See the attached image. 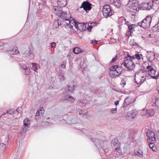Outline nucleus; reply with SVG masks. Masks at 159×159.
<instances>
[{"label": "nucleus", "instance_id": "obj_23", "mask_svg": "<svg viewBox=\"0 0 159 159\" xmlns=\"http://www.w3.org/2000/svg\"><path fill=\"white\" fill-rule=\"evenodd\" d=\"M152 106H156L159 108V98L156 97L152 102Z\"/></svg>", "mask_w": 159, "mask_h": 159}, {"label": "nucleus", "instance_id": "obj_22", "mask_svg": "<svg viewBox=\"0 0 159 159\" xmlns=\"http://www.w3.org/2000/svg\"><path fill=\"white\" fill-rule=\"evenodd\" d=\"M149 3H143L141 4L140 7L143 10H149L150 8L149 7Z\"/></svg>", "mask_w": 159, "mask_h": 159}, {"label": "nucleus", "instance_id": "obj_42", "mask_svg": "<svg viewBox=\"0 0 159 159\" xmlns=\"http://www.w3.org/2000/svg\"><path fill=\"white\" fill-rule=\"evenodd\" d=\"M6 148V145L4 143H1L0 144V149H2L3 151Z\"/></svg>", "mask_w": 159, "mask_h": 159}, {"label": "nucleus", "instance_id": "obj_41", "mask_svg": "<svg viewBox=\"0 0 159 159\" xmlns=\"http://www.w3.org/2000/svg\"><path fill=\"white\" fill-rule=\"evenodd\" d=\"M78 111L79 115H81L83 117H84L86 114V113H85L84 112H83V111L81 110H79Z\"/></svg>", "mask_w": 159, "mask_h": 159}, {"label": "nucleus", "instance_id": "obj_58", "mask_svg": "<svg viewBox=\"0 0 159 159\" xmlns=\"http://www.w3.org/2000/svg\"><path fill=\"white\" fill-rule=\"evenodd\" d=\"M10 111H8L7 112V113L10 114H11V113H10Z\"/></svg>", "mask_w": 159, "mask_h": 159}, {"label": "nucleus", "instance_id": "obj_1", "mask_svg": "<svg viewBox=\"0 0 159 159\" xmlns=\"http://www.w3.org/2000/svg\"><path fill=\"white\" fill-rule=\"evenodd\" d=\"M126 53L127 56L125 57L126 60L121 64V67L125 70L131 71L135 67V66L133 61L135 60V58L133 56H130L127 52Z\"/></svg>", "mask_w": 159, "mask_h": 159}, {"label": "nucleus", "instance_id": "obj_46", "mask_svg": "<svg viewBox=\"0 0 159 159\" xmlns=\"http://www.w3.org/2000/svg\"><path fill=\"white\" fill-rule=\"evenodd\" d=\"M133 33V32H131V31L129 30V31H127V32H126V35L128 36H129L131 35V33Z\"/></svg>", "mask_w": 159, "mask_h": 159}, {"label": "nucleus", "instance_id": "obj_6", "mask_svg": "<svg viewBox=\"0 0 159 159\" xmlns=\"http://www.w3.org/2000/svg\"><path fill=\"white\" fill-rule=\"evenodd\" d=\"M66 18L63 19L61 21V25H62L65 28H70L72 30H75L74 28H73V26L71 25V23H74V22L73 21H71L70 16H69L68 17Z\"/></svg>", "mask_w": 159, "mask_h": 159}, {"label": "nucleus", "instance_id": "obj_20", "mask_svg": "<svg viewBox=\"0 0 159 159\" xmlns=\"http://www.w3.org/2000/svg\"><path fill=\"white\" fill-rule=\"evenodd\" d=\"M85 26L84 24L82 23H79L77 22V25H76L75 28L77 30H85Z\"/></svg>", "mask_w": 159, "mask_h": 159}, {"label": "nucleus", "instance_id": "obj_39", "mask_svg": "<svg viewBox=\"0 0 159 159\" xmlns=\"http://www.w3.org/2000/svg\"><path fill=\"white\" fill-rule=\"evenodd\" d=\"M156 28L155 30L154 29V30H155V31H159V20L158 23L153 26V28Z\"/></svg>", "mask_w": 159, "mask_h": 159}, {"label": "nucleus", "instance_id": "obj_11", "mask_svg": "<svg viewBox=\"0 0 159 159\" xmlns=\"http://www.w3.org/2000/svg\"><path fill=\"white\" fill-rule=\"evenodd\" d=\"M80 7L83 8L85 11H89L92 8L91 4L88 2H84L81 4Z\"/></svg>", "mask_w": 159, "mask_h": 159}, {"label": "nucleus", "instance_id": "obj_3", "mask_svg": "<svg viewBox=\"0 0 159 159\" xmlns=\"http://www.w3.org/2000/svg\"><path fill=\"white\" fill-rule=\"evenodd\" d=\"M147 71L143 69H140L135 74L134 80L138 84H142L146 79Z\"/></svg>", "mask_w": 159, "mask_h": 159}, {"label": "nucleus", "instance_id": "obj_57", "mask_svg": "<svg viewBox=\"0 0 159 159\" xmlns=\"http://www.w3.org/2000/svg\"><path fill=\"white\" fill-rule=\"evenodd\" d=\"M156 28H153V30L154 31H155V30H154H154H155L156 29Z\"/></svg>", "mask_w": 159, "mask_h": 159}, {"label": "nucleus", "instance_id": "obj_34", "mask_svg": "<svg viewBox=\"0 0 159 159\" xmlns=\"http://www.w3.org/2000/svg\"><path fill=\"white\" fill-rule=\"evenodd\" d=\"M119 66H114L111 67L110 68V70H119Z\"/></svg>", "mask_w": 159, "mask_h": 159}, {"label": "nucleus", "instance_id": "obj_43", "mask_svg": "<svg viewBox=\"0 0 159 159\" xmlns=\"http://www.w3.org/2000/svg\"><path fill=\"white\" fill-rule=\"evenodd\" d=\"M111 112L112 114H115L117 112V108L116 107L115 108H112L111 109L110 111Z\"/></svg>", "mask_w": 159, "mask_h": 159}, {"label": "nucleus", "instance_id": "obj_51", "mask_svg": "<svg viewBox=\"0 0 159 159\" xmlns=\"http://www.w3.org/2000/svg\"><path fill=\"white\" fill-rule=\"evenodd\" d=\"M125 24L128 25V26L129 25H130L129 24V22L128 21H126V19H125Z\"/></svg>", "mask_w": 159, "mask_h": 159}, {"label": "nucleus", "instance_id": "obj_18", "mask_svg": "<svg viewBox=\"0 0 159 159\" xmlns=\"http://www.w3.org/2000/svg\"><path fill=\"white\" fill-rule=\"evenodd\" d=\"M111 146L113 148V149L116 147H120V143L116 139H114L111 142Z\"/></svg>", "mask_w": 159, "mask_h": 159}, {"label": "nucleus", "instance_id": "obj_26", "mask_svg": "<svg viewBox=\"0 0 159 159\" xmlns=\"http://www.w3.org/2000/svg\"><path fill=\"white\" fill-rule=\"evenodd\" d=\"M73 52L75 54H78L82 52L83 51H82L80 48L78 47H75L73 49Z\"/></svg>", "mask_w": 159, "mask_h": 159}, {"label": "nucleus", "instance_id": "obj_33", "mask_svg": "<svg viewBox=\"0 0 159 159\" xmlns=\"http://www.w3.org/2000/svg\"><path fill=\"white\" fill-rule=\"evenodd\" d=\"M76 85H68V90L70 92H72L74 90V88H75Z\"/></svg>", "mask_w": 159, "mask_h": 159}, {"label": "nucleus", "instance_id": "obj_31", "mask_svg": "<svg viewBox=\"0 0 159 159\" xmlns=\"http://www.w3.org/2000/svg\"><path fill=\"white\" fill-rule=\"evenodd\" d=\"M32 66L31 67V69L33 70L34 71L36 72L37 73L38 72L37 70H38V66L37 64L34 63H32Z\"/></svg>", "mask_w": 159, "mask_h": 159}, {"label": "nucleus", "instance_id": "obj_9", "mask_svg": "<svg viewBox=\"0 0 159 159\" xmlns=\"http://www.w3.org/2000/svg\"><path fill=\"white\" fill-rule=\"evenodd\" d=\"M147 68L148 70L147 71V75H149L153 79H157L158 76H155L156 70L151 66H148Z\"/></svg>", "mask_w": 159, "mask_h": 159}, {"label": "nucleus", "instance_id": "obj_28", "mask_svg": "<svg viewBox=\"0 0 159 159\" xmlns=\"http://www.w3.org/2000/svg\"><path fill=\"white\" fill-rule=\"evenodd\" d=\"M138 26V25L135 24H131L128 26V29L129 30L131 31V32H133L135 31L134 29Z\"/></svg>", "mask_w": 159, "mask_h": 159}, {"label": "nucleus", "instance_id": "obj_47", "mask_svg": "<svg viewBox=\"0 0 159 159\" xmlns=\"http://www.w3.org/2000/svg\"><path fill=\"white\" fill-rule=\"evenodd\" d=\"M92 28V25H88L87 27V30L89 32H90Z\"/></svg>", "mask_w": 159, "mask_h": 159}, {"label": "nucleus", "instance_id": "obj_2", "mask_svg": "<svg viewBox=\"0 0 159 159\" xmlns=\"http://www.w3.org/2000/svg\"><path fill=\"white\" fill-rule=\"evenodd\" d=\"M90 138L94 142L101 154L106 153L108 152V149L106 142H103L101 139L96 137L94 138L93 140V138Z\"/></svg>", "mask_w": 159, "mask_h": 159}, {"label": "nucleus", "instance_id": "obj_19", "mask_svg": "<svg viewBox=\"0 0 159 159\" xmlns=\"http://www.w3.org/2000/svg\"><path fill=\"white\" fill-rule=\"evenodd\" d=\"M155 54L152 52H148V55L147 56V58L149 61H151L154 60L155 58Z\"/></svg>", "mask_w": 159, "mask_h": 159}, {"label": "nucleus", "instance_id": "obj_17", "mask_svg": "<svg viewBox=\"0 0 159 159\" xmlns=\"http://www.w3.org/2000/svg\"><path fill=\"white\" fill-rule=\"evenodd\" d=\"M114 150V156L115 157H118L122 155V152L120 147L115 148L113 149Z\"/></svg>", "mask_w": 159, "mask_h": 159}, {"label": "nucleus", "instance_id": "obj_53", "mask_svg": "<svg viewBox=\"0 0 159 159\" xmlns=\"http://www.w3.org/2000/svg\"><path fill=\"white\" fill-rule=\"evenodd\" d=\"M98 41L96 40H93L92 42L93 43H96Z\"/></svg>", "mask_w": 159, "mask_h": 159}, {"label": "nucleus", "instance_id": "obj_55", "mask_svg": "<svg viewBox=\"0 0 159 159\" xmlns=\"http://www.w3.org/2000/svg\"><path fill=\"white\" fill-rule=\"evenodd\" d=\"M157 90L158 92L159 93V87H158L157 88Z\"/></svg>", "mask_w": 159, "mask_h": 159}, {"label": "nucleus", "instance_id": "obj_24", "mask_svg": "<svg viewBox=\"0 0 159 159\" xmlns=\"http://www.w3.org/2000/svg\"><path fill=\"white\" fill-rule=\"evenodd\" d=\"M134 154L136 156H137L141 158L143 157V151L140 150H135L134 151Z\"/></svg>", "mask_w": 159, "mask_h": 159}, {"label": "nucleus", "instance_id": "obj_37", "mask_svg": "<svg viewBox=\"0 0 159 159\" xmlns=\"http://www.w3.org/2000/svg\"><path fill=\"white\" fill-rule=\"evenodd\" d=\"M59 79L60 80V81H62L65 80V78L64 76V75L62 74L61 73H60L59 75Z\"/></svg>", "mask_w": 159, "mask_h": 159}, {"label": "nucleus", "instance_id": "obj_59", "mask_svg": "<svg viewBox=\"0 0 159 159\" xmlns=\"http://www.w3.org/2000/svg\"><path fill=\"white\" fill-rule=\"evenodd\" d=\"M70 53H69L67 55V57H68V56H70Z\"/></svg>", "mask_w": 159, "mask_h": 159}, {"label": "nucleus", "instance_id": "obj_8", "mask_svg": "<svg viewBox=\"0 0 159 159\" xmlns=\"http://www.w3.org/2000/svg\"><path fill=\"white\" fill-rule=\"evenodd\" d=\"M137 114V112L136 111L132 110L127 112L126 117L127 120L132 121L136 117Z\"/></svg>", "mask_w": 159, "mask_h": 159}, {"label": "nucleus", "instance_id": "obj_32", "mask_svg": "<svg viewBox=\"0 0 159 159\" xmlns=\"http://www.w3.org/2000/svg\"><path fill=\"white\" fill-rule=\"evenodd\" d=\"M24 126H25L28 127L30 124V121L28 119H26L24 120Z\"/></svg>", "mask_w": 159, "mask_h": 159}, {"label": "nucleus", "instance_id": "obj_40", "mask_svg": "<svg viewBox=\"0 0 159 159\" xmlns=\"http://www.w3.org/2000/svg\"><path fill=\"white\" fill-rule=\"evenodd\" d=\"M121 74V71L120 70H115V74L116 77L119 76Z\"/></svg>", "mask_w": 159, "mask_h": 159}, {"label": "nucleus", "instance_id": "obj_4", "mask_svg": "<svg viewBox=\"0 0 159 159\" xmlns=\"http://www.w3.org/2000/svg\"><path fill=\"white\" fill-rule=\"evenodd\" d=\"M152 19V18L151 16H148L141 22H138L137 23V25L138 26L143 28L147 29L150 25Z\"/></svg>", "mask_w": 159, "mask_h": 159}, {"label": "nucleus", "instance_id": "obj_45", "mask_svg": "<svg viewBox=\"0 0 159 159\" xmlns=\"http://www.w3.org/2000/svg\"><path fill=\"white\" fill-rule=\"evenodd\" d=\"M71 21H74V23H71V25H72L73 26V28L74 27L75 28V26L76 25H77V22L76 21H75L74 20H71Z\"/></svg>", "mask_w": 159, "mask_h": 159}, {"label": "nucleus", "instance_id": "obj_52", "mask_svg": "<svg viewBox=\"0 0 159 159\" xmlns=\"http://www.w3.org/2000/svg\"><path fill=\"white\" fill-rule=\"evenodd\" d=\"M119 103V101L118 100L116 101L115 102V103L116 106Z\"/></svg>", "mask_w": 159, "mask_h": 159}, {"label": "nucleus", "instance_id": "obj_38", "mask_svg": "<svg viewBox=\"0 0 159 159\" xmlns=\"http://www.w3.org/2000/svg\"><path fill=\"white\" fill-rule=\"evenodd\" d=\"M126 78L123 79L121 82L120 84L121 85H123V87H124L126 85Z\"/></svg>", "mask_w": 159, "mask_h": 159}, {"label": "nucleus", "instance_id": "obj_27", "mask_svg": "<svg viewBox=\"0 0 159 159\" xmlns=\"http://www.w3.org/2000/svg\"><path fill=\"white\" fill-rule=\"evenodd\" d=\"M147 116L152 117L153 116L155 113V110L153 109H150L147 111Z\"/></svg>", "mask_w": 159, "mask_h": 159}, {"label": "nucleus", "instance_id": "obj_49", "mask_svg": "<svg viewBox=\"0 0 159 159\" xmlns=\"http://www.w3.org/2000/svg\"><path fill=\"white\" fill-rule=\"evenodd\" d=\"M66 66V65L64 64H62L60 66V68L63 69H65Z\"/></svg>", "mask_w": 159, "mask_h": 159}, {"label": "nucleus", "instance_id": "obj_50", "mask_svg": "<svg viewBox=\"0 0 159 159\" xmlns=\"http://www.w3.org/2000/svg\"><path fill=\"white\" fill-rule=\"evenodd\" d=\"M116 57H115L113 58L110 61V62L112 63V62H114L116 60Z\"/></svg>", "mask_w": 159, "mask_h": 159}, {"label": "nucleus", "instance_id": "obj_10", "mask_svg": "<svg viewBox=\"0 0 159 159\" xmlns=\"http://www.w3.org/2000/svg\"><path fill=\"white\" fill-rule=\"evenodd\" d=\"M147 134V136L149 139L147 140L148 142H150V141L155 142L156 140L155 134L153 132L148 131Z\"/></svg>", "mask_w": 159, "mask_h": 159}, {"label": "nucleus", "instance_id": "obj_13", "mask_svg": "<svg viewBox=\"0 0 159 159\" xmlns=\"http://www.w3.org/2000/svg\"><path fill=\"white\" fill-rule=\"evenodd\" d=\"M134 101V99L131 97H128L125 99L124 102V105L125 107H127Z\"/></svg>", "mask_w": 159, "mask_h": 159}, {"label": "nucleus", "instance_id": "obj_44", "mask_svg": "<svg viewBox=\"0 0 159 159\" xmlns=\"http://www.w3.org/2000/svg\"><path fill=\"white\" fill-rule=\"evenodd\" d=\"M28 127L25 126V127L23 128L22 129L21 131V133H24L26 132Z\"/></svg>", "mask_w": 159, "mask_h": 159}, {"label": "nucleus", "instance_id": "obj_7", "mask_svg": "<svg viewBox=\"0 0 159 159\" xmlns=\"http://www.w3.org/2000/svg\"><path fill=\"white\" fill-rule=\"evenodd\" d=\"M102 11L103 15L106 18L112 15L111 9L110 7L107 5L103 6Z\"/></svg>", "mask_w": 159, "mask_h": 159}, {"label": "nucleus", "instance_id": "obj_48", "mask_svg": "<svg viewBox=\"0 0 159 159\" xmlns=\"http://www.w3.org/2000/svg\"><path fill=\"white\" fill-rule=\"evenodd\" d=\"M56 43L54 42H53L51 43V46L52 47L54 48L55 47Z\"/></svg>", "mask_w": 159, "mask_h": 159}, {"label": "nucleus", "instance_id": "obj_15", "mask_svg": "<svg viewBox=\"0 0 159 159\" xmlns=\"http://www.w3.org/2000/svg\"><path fill=\"white\" fill-rule=\"evenodd\" d=\"M24 57L26 59H32L34 58V55L30 51H26L24 54Z\"/></svg>", "mask_w": 159, "mask_h": 159}, {"label": "nucleus", "instance_id": "obj_16", "mask_svg": "<svg viewBox=\"0 0 159 159\" xmlns=\"http://www.w3.org/2000/svg\"><path fill=\"white\" fill-rule=\"evenodd\" d=\"M67 0H57V6L59 9H61L62 7H64L66 4Z\"/></svg>", "mask_w": 159, "mask_h": 159}, {"label": "nucleus", "instance_id": "obj_14", "mask_svg": "<svg viewBox=\"0 0 159 159\" xmlns=\"http://www.w3.org/2000/svg\"><path fill=\"white\" fill-rule=\"evenodd\" d=\"M20 69L23 70V72L25 75H28L30 74V68H27L25 65L23 63H20Z\"/></svg>", "mask_w": 159, "mask_h": 159}, {"label": "nucleus", "instance_id": "obj_29", "mask_svg": "<svg viewBox=\"0 0 159 159\" xmlns=\"http://www.w3.org/2000/svg\"><path fill=\"white\" fill-rule=\"evenodd\" d=\"M61 22L59 20H55L53 24V27L54 28L57 29L58 27Z\"/></svg>", "mask_w": 159, "mask_h": 159}, {"label": "nucleus", "instance_id": "obj_56", "mask_svg": "<svg viewBox=\"0 0 159 159\" xmlns=\"http://www.w3.org/2000/svg\"><path fill=\"white\" fill-rule=\"evenodd\" d=\"M146 113V112L145 113L143 114H142V112H141V116H143V115H144Z\"/></svg>", "mask_w": 159, "mask_h": 159}, {"label": "nucleus", "instance_id": "obj_12", "mask_svg": "<svg viewBox=\"0 0 159 159\" xmlns=\"http://www.w3.org/2000/svg\"><path fill=\"white\" fill-rule=\"evenodd\" d=\"M61 100L63 101H66L70 103H73L75 101V99L73 96L67 94L64 97H62Z\"/></svg>", "mask_w": 159, "mask_h": 159}, {"label": "nucleus", "instance_id": "obj_5", "mask_svg": "<svg viewBox=\"0 0 159 159\" xmlns=\"http://www.w3.org/2000/svg\"><path fill=\"white\" fill-rule=\"evenodd\" d=\"M53 11L55 14H56L59 16L62 19H64L66 18L69 15H68L66 12H64L62 11V8L60 9L57 6H54L53 8Z\"/></svg>", "mask_w": 159, "mask_h": 159}, {"label": "nucleus", "instance_id": "obj_30", "mask_svg": "<svg viewBox=\"0 0 159 159\" xmlns=\"http://www.w3.org/2000/svg\"><path fill=\"white\" fill-rule=\"evenodd\" d=\"M113 4L116 7L119 8L120 7L121 5L120 1L119 0H114Z\"/></svg>", "mask_w": 159, "mask_h": 159}, {"label": "nucleus", "instance_id": "obj_36", "mask_svg": "<svg viewBox=\"0 0 159 159\" xmlns=\"http://www.w3.org/2000/svg\"><path fill=\"white\" fill-rule=\"evenodd\" d=\"M109 73L111 77H112L113 78L116 77L115 74V70H110V71L109 72Z\"/></svg>", "mask_w": 159, "mask_h": 159}, {"label": "nucleus", "instance_id": "obj_54", "mask_svg": "<svg viewBox=\"0 0 159 159\" xmlns=\"http://www.w3.org/2000/svg\"><path fill=\"white\" fill-rule=\"evenodd\" d=\"M39 111H38L36 112V115H36V116H39Z\"/></svg>", "mask_w": 159, "mask_h": 159}, {"label": "nucleus", "instance_id": "obj_35", "mask_svg": "<svg viewBox=\"0 0 159 159\" xmlns=\"http://www.w3.org/2000/svg\"><path fill=\"white\" fill-rule=\"evenodd\" d=\"M140 55L141 56H142V55L140 54L139 55L138 54H135L134 56H133L135 58V59H137L138 60H139L141 59Z\"/></svg>", "mask_w": 159, "mask_h": 159}, {"label": "nucleus", "instance_id": "obj_21", "mask_svg": "<svg viewBox=\"0 0 159 159\" xmlns=\"http://www.w3.org/2000/svg\"><path fill=\"white\" fill-rule=\"evenodd\" d=\"M9 52L10 55H17L19 53L18 48L16 47L13 48L12 49L9 50Z\"/></svg>", "mask_w": 159, "mask_h": 159}, {"label": "nucleus", "instance_id": "obj_25", "mask_svg": "<svg viewBox=\"0 0 159 159\" xmlns=\"http://www.w3.org/2000/svg\"><path fill=\"white\" fill-rule=\"evenodd\" d=\"M152 142L151 141L150 142L149 144V146L150 148L152 149V150L154 152H156L157 150V147L155 146V144L154 143V142Z\"/></svg>", "mask_w": 159, "mask_h": 159}]
</instances>
